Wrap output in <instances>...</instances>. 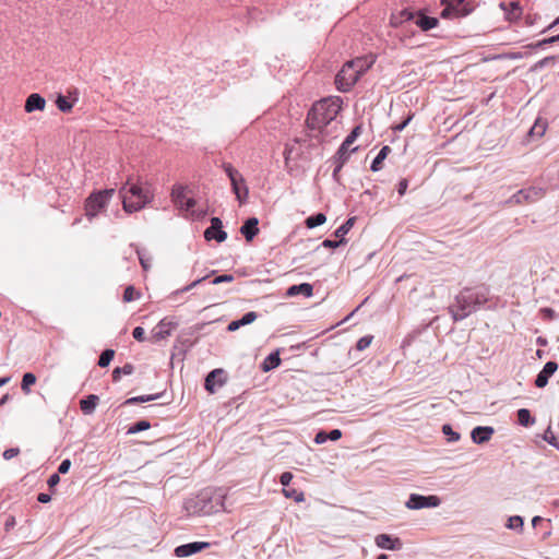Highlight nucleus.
Masks as SVG:
<instances>
[{"instance_id": "1", "label": "nucleus", "mask_w": 559, "mask_h": 559, "mask_svg": "<svg viewBox=\"0 0 559 559\" xmlns=\"http://www.w3.org/2000/svg\"><path fill=\"white\" fill-rule=\"evenodd\" d=\"M225 498L223 488L203 490L186 502V509L192 515H211L225 510Z\"/></svg>"}, {"instance_id": "2", "label": "nucleus", "mask_w": 559, "mask_h": 559, "mask_svg": "<svg viewBox=\"0 0 559 559\" xmlns=\"http://www.w3.org/2000/svg\"><path fill=\"white\" fill-rule=\"evenodd\" d=\"M341 109L338 97L324 98L313 104L307 117V126L311 130L322 131L335 120Z\"/></svg>"}, {"instance_id": "3", "label": "nucleus", "mask_w": 559, "mask_h": 559, "mask_svg": "<svg viewBox=\"0 0 559 559\" xmlns=\"http://www.w3.org/2000/svg\"><path fill=\"white\" fill-rule=\"evenodd\" d=\"M486 301L487 294L485 290L464 289L456 296L455 304L450 307V312L455 321H460Z\"/></svg>"}, {"instance_id": "4", "label": "nucleus", "mask_w": 559, "mask_h": 559, "mask_svg": "<svg viewBox=\"0 0 559 559\" xmlns=\"http://www.w3.org/2000/svg\"><path fill=\"white\" fill-rule=\"evenodd\" d=\"M114 193V189H104L91 193L84 205L86 217L92 221L107 206Z\"/></svg>"}, {"instance_id": "5", "label": "nucleus", "mask_w": 559, "mask_h": 559, "mask_svg": "<svg viewBox=\"0 0 559 559\" xmlns=\"http://www.w3.org/2000/svg\"><path fill=\"white\" fill-rule=\"evenodd\" d=\"M120 197L122 199V206L126 213H134L140 210V185L139 181H131L120 189Z\"/></svg>"}, {"instance_id": "6", "label": "nucleus", "mask_w": 559, "mask_h": 559, "mask_svg": "<svg viewBox=\"0 0 559 559\" xmlns=\"http://www.w3.org/2000/svg\"><path fill=\"white\" fill-rule=\"evenodd\" d=\"M359 78L353 66L347 61L336 74V87L341 92H348Z\"/></svg>"}, {"instance_id": "7", "label": "nucleus", "mask_w": 559, "mask_h": 559, "mask_svg": "<svg viewBox=\"0 0 559 559\" xmlns=\"http://www.w3.org/2000/svg\"><path fill=\"white\" fill-rule=\"evenodd\" d=\"M441 504V499L438 496H421L418 493H411L405 507L409 510H420L425 508H437Z\"/></svg>"}, {"instance_id": "8", "label": "nucleus", "mask_w": 559, "mask_h": 559, "mask_svg": "<svg viewBox=\"0 0 559 559\" xmlns=\"http://www.w3.org/2000/svg\"><path fill=\"white\" fill-rule=\"evenodd\" d=\"M544 195V191L540 188L531 187L527 189L519 190L509 200L510 204H522L524 202H534Z\"/></svg>"}, {"instance_id": "9", "label": "nucleus", "mask_w": 559, "mask_h": 559, "mask_svg": "<svg viewBox=\"0 0 559 559\" xmlns=\"http://www.w3.org/2000/svg\"><path fill=\"white\" fill-rule=\"evenodd\" d=\"M444 8L441 12L442 17H459L467 14L464 7V0H443Z\"/></svg>"}, {"instance_id": "10", "label": "nucleus", "mask_w": 559, "mask_h": 559, "mask_svg": "<svg viewBox=\"0 0 559 559\" xmlns=\"http://www.w3.org/2000/svg\"><path fill=\"white\" fill-rule=\"evenodd\" d=\"M204 238L206 240L215 239L217 242H223L227 238V233L223 229V223L218 217L211 218V226L205 229Z\"/></svg>"}, {"instance_id": "11", "label": "nucleus", "mask_w": 559, "mask_h": 559, "mask_svg": "<svg viewBox=\"0 0 559 559\" xmlns=\"http://www.w3.org/2000/svg\"><path fill=\"white\" fill-rule=\"evenodd\" d=\"M225 383V371L223 369H214L206 376L204 386L210 393H215L216 389Z\"/></svg>"}, {"instance_id": "12", "label": "nucleus", "mask_w": 559, "mask_h": 559, "mask_svg": "<svg viewBox=\"0 0 559 559\" xmlns=\"http://www.w3.org/2000/svg\"><path fill=\"white\" fill-rule=\"evenodd\" d=\"M209 547V543L205 542H193L185 545H180L175 548V555L179 558H186Z\"/></svg>"}, {"instance_id": "13", "label": "nucleus", "mask_w": 559, "mask_h": 559, "mask_svg": "<svg viewBox=\"0 0 559 559\" xmlns=\"http://www.w3.org/2000/svg\"><path fill=\"white\" fill-rule=\"evenodd\" d=\"M558 370L556 361H547L535 379V385L539 389L548 384L549 378Z\"/></svg>"}, {"instance_id": "14", "label": "nucleus", "mask_w": 559, "mask_h": 559, "mask_svg": "<svg viewBox=\"0 0 559 559\" xmlns=\"http://www.w3.org/2000/svg\"><path fill=\"white\" fill-rule=\"evenodd\" d=\"M360 130L361 128L359 126L353 129V131L346 136V139L337 150L336 156L346 157V159H348L349 153L357 150L356 147L350 148V146L356 141L357 136L360 133Z\"/></svg>"}, {"instance_id": "15", "label": "nucleus", "mask_w": 559, "mask_h": 559, "mask_svg": "<svg viewBox=\"0 0 559 559\" xmlns=\"http://www.w3.org/2000/svg\"><path fill=\"white\" fill-rule=\"evenodd\" d=\"M175 204L182 210H190L195 205V201L192 198L186 195V191L182 187L173 189L171 193Z\"/></svg>"}, {"instance_id": "16", "label": "nucleus", "mask_w": 559, "mask_h": 559, "mask_svg": "<svg viewBox=\"0 0 559 559\" xmlns=\"http://www.w3.org/2000/svg\"><path fill=\"white\" fill-rule=\"evenodd\" d=\"M376 545L381 549L400 550L402 542L399 537H392L388 534H379L376 539Z\"/></svg>"}, {"instance_id": "17", "label": "nucleus", "mask_w": 559, "mask_h": 559, "mask_svg": "<svg viewBox=\"0 0 559 559\" xmlns=\"http://www.w3.org/2000/svg\"><path fill=\"white\" fill-rule=\"evenodd\" d=\"M495 433V429L489 426H477L471 432V438L474 443L483 444L490 440L492 435Z\"/></svg>"}, {"instance_id": "18", "label": "nucleus", "mask_w": 559, "mask_h": 559, "mask_svg": "<svg viewBox=\"0 0 559 559\" xmlns=\"http://www.w3.org/2000/svg\"><path fill=\"white\" fill-rule=\"evenodd\" d=\"M374 61L376 57L369 55L349 60V63L353 66L357 74L361 76L366 71H368L372 67Z\"/></svg>"}, {"instance_id": "19", "label": "nucleus", "mask_w": 559, "mask_h": 559, "mask_svg": "<svg viewBox=\"0 0 559 559\" xmlns=\"http://www.w3.org/2000/svg\"><path fill=\"white\" fill-rule=\"evenodd\" d=\"M258 225L259 219L257 217H250L240 227V233L247 241H252V239L259 234Z\"/></svg>"}, {"instance_id": "20", "label": "nucleus", "mask_w": 559, "mask_h": 559, "mask_svg": "<svg viewBox=\"0 0 559 559\" xmlns=\"http://www.w3.org/2000/svg\"><path fill=\"white\" fill-rule=\"evenodd\" d=\"M499 7L502 11L506 12L507 19L510 21L515 20V19L520 17V15H521V8H520V3L518 1H514V0L501 1L499 3Z\"/></svg>"}, {"instance_id": "21", "label": "nucleus", "mask_w": 559, "mask_h": 559, "mask_svg": "<svg viewBox=\"0 0 559 559\" xmlns=\"http://www.w3.org/2000/svg\"><path fill=\"white\" fill-rule=\"evenodd\" d=\"M45 106V98L37 93H33L26 98L24 109L26 112H33L35 110H44Z\"/></svg>"}, {"instance_id": "22", "label": "nucleus", "mask_w": 559, "mask_h": 559, "mask_svg": "<svg viewBox=\"0 0 559 559\" xmlns=\"http://www.w3.org/2000/svg\"><path fill=\"white\" fill-rule=\"evenodd\" d=\"M234 193L236 194L237 200L240 204H243L247 201L249 190L245 185V179L241 176V179H235V181H230Z\"/></svg>"}, {"instance_id": "23", "label": "nucleus", "mask_w": 559, "mask_h": 559, "mask_svg": "<svg viewBox=\"0 0 559 559\" xmlns=\"http://www.w3.org/2000/svg\"><path fill=\"white\" fill-rule=\"evenodd\" d=\"M297 295H304L305 297H311L313 295V287L309 283H301L299 285H293L287 288L286 296L295 297Z\"/></svg>"}, {"instance_id": "24", "label": "nucleus", "mask_w": 559, "mask_h": 559, "mask_svg": "<svg viewBox=\"0 0 559 559\" xmlns=\"http://www.w3.org/2000/svg\"><path fill=\"white\" fill-rule=\"evenodd\" d=\"M174 324L171 322L160 321L152 331V337L155 341L165 340L169 336L171 330L174 329Z\"/></svg>"}, {"instance_id": "25", "label": "nucleus", "mask_w": 559, "mask_h": 559, "mask_svg": "<svg viewBox=\"0 0 559 559\" xmlns=\"http://www.w3.org/2000/svg\"><path fill=\"white\" fill-rule=\"evenodd\" d=\"M257 317L258 316H257V313L254 311H249V312L245 313L241 319L231 321L228 324L227 330L229 332H235L240 326H243V325H247V324H250V323L254 322Z\"/></svg>"}, {"instance_id": "26", "label": "nucleus", "mask_w": 559, "mask_h": 559, "mask_svg": "<svg viewBox=\"0 0 559 559\" xmlns=\"http://www.w3.org/2000/svg\"><path fill=\"white\" fill-rule=\"evenodd\" d=\"M98 401H99V397L97 395H95V394L87 395L85 399H82L80 401L81 411L86 415L92 414L95 411V408L98 404Z\"/></svg>"}, {"instance_id": "27", "label": "nucleus", "mask_w": 559, "mask_h": 559, "mask_svg": "<svg viewBox=\"0 0 559 559\" xmlns=\"http://www.w3.org/2000/svg\"><path fill=\"white\" fill-rule=\"evenodd\" d=\"M415 23L423 29L429 31L437 26L438 20L436 17L426 16L419 14L415 21Z\"/></svg>"}, {"instance_id": "28", "label": "nucleus", "mask_w": 559, "mask_h": 559, "mask_svg": "<svg viewBox=\"0 0 559 559\" xmlns=\"http://www.w3.org/2000/svg\"><path fill=\"white\" fill-rule=\"evenodd\" d=\"M547 126V120L539 117L535 120V123L530 129L528 133L532 136L542 138L546 132Z\"/></svg>"}, {"instance_id": "29", "label": "nucleus", "mask_w": 559, "mask_h": 559, "mask_svg": "<svg viewBox=\"0 0 559 559\" xmlns=\"http://www.w3.org/2000/svg\"><path fill=\"white\" fill-rule=\"evenodd\" d=\"M415 17V13L409 11L408 9L402 10L399 14H393L391 17V24L393 26H397L399 24L411 21Z\"/></svg>"}, {"instance_id": "30", "label": "nucleus", "mask_w": 559, "mask_h": 559, "mask_svg": "<svg viewBox=\"0 0 559 559\" xmlns=\"http://www.w3.org/2000/svg\"><path fill=\"white\" fill-rule=\"evenodd\" d=\"M506 527L508 530L515 531L518 533H522L523 527H524V520L520 515H512L508 519V521L506 523Z\"/></svg>"}, {"instance_id": "31", "label": "nucleus", "mask_w": 559, "mask_h": 559, "mask_svg": "<svg viewBox=\"0 0 559 559\" xmlns=\"http://www.w3.org/2000/svg\"><path fill=\"white\" fill-rule=\"evenodd\" d=\"M390 151H391V148L386 145L380 150V152L378 153L376 158L372 160V164L370 167L372 171H378L381 169V164L386 158Z\"/></svg>"}, {"instance_id": "32", "label": "nucleus", "mask_w": 559, "mask_h": 559, "mask_svg": "<svg viewBox=\"0 0 559 559\" xmlns=\"http://www.w3.org/2000/svg\"><path fill=\"white\" fill-rule=\"evenodd\" d=\"M280 364H281V358H280L278 353H277V352H276V353H272V354H270V355L265 358V360H264V362H263V366H262V369H263L264 371H269V370H271V369L276 368L277 366H280Z\"/></svg>"}, {"instance_id": "33", "label": "nucleus", "mask_w": 559, "mask_h": 559, "mask_svg": "<svg viewBox=\"0 0 559 559\" xmlns=\"http://www.w3.org/2000/svg\"><path fill=\"white\" fill-rule=\"evenodd\" d=\"M36 383V376L33 372H26L23 374L21 389L25 394L31 392V386Z\"/></svg>"}, {"instance_id": "34", "label": "nucleus", "mask_w": 559, "mask_h": 559, "mask_svg": "<svg viewBox=\"0 0 559 559\" xmlns=\"http://www.w3.org/2000/svg\"><path fill=\"white\" fill-rule=\"evenodd\" d=\"M326 222V216L323 213H317L314 215H311L307 217L306 219V226L308 228H314L318 227Z\"/></svg>"}, {"instance_id": "35", "label": "nucleus", "mask_w": 559, "mask_h": 559, "mask_svg": "<svg viewBox=\"0 0 559 559\" xmlns=\"http://www.w3.org/2000/svg\"><path fill=\"white\" fill-rule=\"evenodd\" d=\"M355 217H349L345 223H343L335 231V237L342 239L344 236L353 228L355 224Z\"/></svg>"}, {"instance_id": "36", "label": "nucleus", "mask_w": 559, "mask_h": 559, "mask_svg": "<svg viewBox=\"0 0 559 559\" xmlns=\"http://www.w3.org/2000/svg\"><path fill=\"white\" fill-rule=\"evenodd\" d=\"M518 420H519V424L524 427H527L535 423L534 418H532V416H531L530 411L526 408H521L518 411Z\"/></svg>"}, {"instance_id": "37", "label": "nucleus", "mask_w": 559, "mask_h": 559, "mask_svg": "<svg viewBox=\"0 0 559 559\" xmlns=\"http://www.w3.org/2000/svg\"><path fill=\"white\" fill-rule=\"evenodd\" d=\"M114 357H115V350L110 349V348H106L105 350L102 352L97 364L99 367L105 368V367L109 366V364L111 362Z\"/></svg>"}, {"instance_id": "38", "label": "nucleus", "mask_w": 559, "mask_h": 559, "mask_svg": "<svg viewBox=\"0 0 559 559\" xmlns=\"http://www.w3.org/2000/svg\"><path fill=\"white\" fill-rule=\"evenodd\" d=\"M56 106L60 111L69 112L73 107V103L69 102L66 96L59 94L56 99Z\"/></svg>"}, {"instance_id": "39", "label": "nucleus", "mask_w": 559, "mask_h": 559, "mask_svg": "<svg viewBox=\"0 0 559 559\" xmlns=\"http://www.w3.org/2000/svg\"><path fill=\"white\" fill-rule=\"evenodd\" d=\"M442 432L447 436L449 442H455L460 440V433L453 431L449 424L442 426Z\"/></svg>"}, {"instance_id": "40", "label": "nucleus", "mask_w": 559, "mask_h": 559, "mask_svg": "<svg viewBox=\"0 0 559 559\" xmlns=\"http://www.w3.org/2000/svg\"><path fill=\"white\" fill-rule=\"evenodd\" d=\"M154 201V191L151 187L142 186V209Z\"/></svg>"}, {"instance_id": "41", "label": "nucleus", "mask_w": 559, "mask_h": 559, "mask_svg": "<svg viewBox=\"0 0 559 559\" xmlns=\"http://www.w3.org/2000/svg\"><path fill=\"white\" fill-rule=\"evenodd\" d=\"M224 170L230 181H235V179H241L242 175L236 168H234L230 164H225Z\"/></svg>"}, {"instance_id": "42", "label": "nucleus", "mask_w": 559, "mask_h": 559, "mask_svg": "<svg viewBox=\"0 0 559 559\" xmlns=\"http://www.w3.org/2000/svg\"><path fill=\"white\" fill-rule=\"evenodd\" d=\"M283 493L286 498H294L295 501L297 502H301L304 501V493L302 492H298L297 490L295 489H283Z\"/></svg>"}, {"instance_id": "43", "label": "nucleus", "mask_w": 559, "mask_h": 559, "mask_svg": "<svg viewBox=\"0 0 559 559\" xmlns=\"http://www.w3.org/2000/svg\"><path fill=\"white\" fill-rule=\"evenodd\" d=\"M346 157H338L336 156L335 157V167H334V170H333V177L336 179L337 178V174L340 173V170L342 169V167L344 166V164L346 163Z\"/></svg>"}, {"instance_id": "44", "label": "nucleus", "mask_w": 559, "mask_h": 559, "mask_svg": "<svg viewBox=\"0 0 559 559\" xmlns=\"http://www.w3.org/2000/svg\"><path fill=\"white\" fill-rule=\"evenodd\" d=\"M134 294H135V288L133 286H128L124 289V293H123V300L126 302H129V301L133 300L134 299ZM136 295H139V293H136Z\"/></svg>"}, {"instance_id": "45", "label": "nucleus", "mask_w": 559, "mask_h": 559, "mask_svg": "<svg viewBox=\"0 0 559 559\" xmlns=\"http://www.w3.org/2000/svg\"><path fill=\"white\" fill-rule=\"evenodd\" d=\"M346 243V240L344 238L340 239L338 241L325 239L322 242V246L325 248H337L341 245Z\"/></svg>"}, {"instance_id": "46", "label": "nucleus", "mask_w": 559, "mask_h": 559, "mask_svg": "<svg viewBox=\"0 0 559 559\" xmlns=\"http://www.w3.org/2000/svg\"><path fill=\"white\" fill-rule=\"evenodd\" d=\"M19 454H20L19 448H10L3 452L2 456L4 460H11V459L17 456Z\"/></svg>"}, {"instance_id": "47", "label": "nucleus", "mask_w": 559, "mask_h": 559, "mask_svg": "<svg viewBox=\"0 0 559 559\" xmlns=\"http://www.w3.org/2000/svg\"><path fill=\"white\" fill-rule=\"evenodd\" d=\"M233 281H234V276L233 275L224 274V275L216 276L212 281V283L217 285V284H221V283H227V282H233Z\"/></svg>"}, {"instance_id": "48", "label": "nucleus", "mask_w": 559, "mask_h": 559, "mask_svg": "<svg viewBox=\"0 0 559 559\" xmlns=\"http://www.w3.org/2000/svg\"><path fill=\"white\" fill-rule=\"evenodd\" d=\"M71 467V461L69 459L63 460L58 467V474H66Z\"/></svg>"}, {"instance_id": "49", "label": "nucleus", "mask_w": 559, "mask_h": 559, "mask_svg": "<svg viewBox=\"0 0 559 559\" xmlns=\"http://www.w3.org/2000/svg\"><path fill=\"white\" fill-rule=\"evenodd\" d=\"M328 441V432L324 430L319 431L314 437V442L317 444H322Z\"/></svg>"}, {"instance_id": "50", "label": "nucleus", "mask_w": 559, "mask_h": 559, "mask_svg": "<svg viewBox=\"0 0 559 559\" xmlns=\"http://www.w3.org/2000/svg\"><path fill=\"white\" fill-rule=\"evenodd\" d=\"M293 479V474L289 473V472H284L281 477H280V481L283 486H288L289 483L292 481Z\"/></svg>"}, {"instance_id": "51", "label": "nucleus", "mask_w": 559, "mask_h": 559, "mask_svg": "<svg viewBox=\"0 0 559 559\" xmlns=\"http://www.w3.org/2000/svg\"><path fill=\"white\" fill-rule=\"evenodd\" d=\"M371 343V337H361L358 342H357V348L359 350H362L365 348H367Z\"/></svg>"}, {"instance_id": "52", "label": "nucleus", "mask_w": 559, "mask_h": 559, "mask_svg": "<svg viewBox=\"0 0 559 559\" xmlns=\"http://www.w3.org/2000/svg\"><path fill=\"white\" fill-rule=\"evenodd\" d=\"M342 431L340 429H333L330 432H328V440L336 441L341 439Z\"/></svg>"}, {"instance_id": "53", "label": "nucleus", "mask_w": 559, "mask_h": 559, "mask_svg": "<svg viewBox=\"0 0 559 559\" xmlns=\"http://www.w3.org/2000/svg\"><path fill=\"white\" fill-rule=\"evenodd\" d=\"M60 481V476L58 473H55L52 475L49 476L48 480H47V484L50 488L55 487L56 485H58Z\"/></svg>"}, {"instance_id": "54", "label": "nucleus", "mask_w": 559, "mask_h": 559, "mask_svg": "<svg viewBox=\"0 0 559 559\" xmlns=\"http://www.w3.org/2000/svg\"><path fill=\"white\" fill-rule=\"evenodd\" d=\"M162 393H156V394H142V397H141V401H142V404L143 403H146V402H151V401H154L158 397H160Z\"/></svg>"}, {"instance_id": "55", "label": "nucleus", "mask_w": 559, "mask_h": 559, "mask_svg": "<svg viewBox=\"0 0 559 559\" xmlns=\"http://www.w3.org/2000/svg\"><path fill=\"white\" fill-rule=\"evenodd\" d=\"M135 370L134 366L131 364H126L122 367H120V371L122 374H131Z\"/></svg>"}, {"instance_id": "56", "label": "nucleus", "mask_w": 559, "mask_h": 559, "mask_svg": "<svg viewBox=\"0 0 559 559\" xmlns=\"http://www.w3.org/2000/svg\"><path fill=\"white\" fill-rule=\"evenodd\" d=\"M407 187H408V181L406 179H402L399 182V188H397L399 194L403 195L406 192Z\"/></svg>"}, {"instance_id": "57", "label": "nucleus", "mask_w": 559, "mask_h": 559, "mask_svg": "<svg viewBox=\"0 0 559 559\" xmlns=\"http://www.w3.org/2000/svg\"><path fill=\"white\" fill-rule=\"evenodd\" d=\"M412 118H413L412 115L408 116V118L406 120H404L402 123L396 124L395 127H393V130L396 131V132H401L411 122Z\"/></svg>"}, {"instance_id": "58", "label": "nucleus", "mask_w": 559, "mask_h": 559, "mask_svg": "<svg viewBox=\"0 0 559 559\" xmlns=\"http://www.w3.org/2000/svg\"><path fill=\"white\" fill-rule=\"evenodd\" d=\"M140 432V420L135 421L132 426H130L127 430V435H133Z\"/></svg>"}, {"instance_id": "59", "label": "nucleus", "mask_w": 559, "mask_h": 559, "mask_svg": "<svg viewBox=\"0 0 559 559\" xmlns=\"http://www.w3.org/2000/svg\"><path fill=\"white\" fill-rule=\"evenodd\" d=\"M50 500H51V497L48 493L40 492L37 496V501L40 502V503H48Z\"/></svg>"}, {"instance_id": "60", "label": "nucleus", "mask_w": 559, "mask_h": 559, "mask_svg": "<svg viewBox=\"0 0 559 559\" xmlns=\"http://www.w3.org/2000/svg\"><path fill=\"white\" fill-rule=\"evenodd\" d=\"M140 403V396L130 397L121 404V407L124 408L128 405Z\"/></svg>"}, {"instance_id": "61", "label": "nucleus", "mask_w": 559, "mask_h": 559, "mask_svg": "<svg viewBox=\"0 0 559 559\" xmlns=\"http://www.w3.org/2000/svg\"><path fill=\"white\" fill-rule=\"evenodd\" d=\"M121 374L122 373L120 371V367H116L112 371V381L118 382L120 380Z\"/></svg>"}, {"instance_id": "62", "label": "nucleus", "mask_w": 559, "mask_h": 559, "mask_svg": "<svg viewBox=\"0 0 559 559\" xmlns=\"http://www.w3.org/2000/svg\"><path fill=\"white\" fill-rule=\"evenodd\" d=\"M203 280H205V277H202V278H199V280H195L193 281L190 285L186 286L182 292H188L190 290L191 288L198 286Z\"/></svg>"}, {"instance_id": "63", "label": "nucleus", "mask_w": 559, "mask_h": 559, "mask_svg": "<svg viewBox=\"0 0 559 559\" xmlns=\"http://www.w3.org/2000/svg\"><path fill=\"white\" fill-rule=\"evenodd\" d=\"M556 41H559V34L557 36H551L549 38H546V39L542 40L539 43V45L552 44V43H556Z\"/></svg>"}, {"instance_id": "64", "label": "nucleus", "mask_w": 559, "mask_h": 559, "mask_svg": "<svg viewBox=\"0 0 559 559\" xmlns=\"http://www.w3.org/2000/svg\"><path fill=\"white\" fill-rule=\"evenodd\" d=\"M132 336L134 340L140 342V326H135L132 331Z\"/></svg>"}]
</instances>
